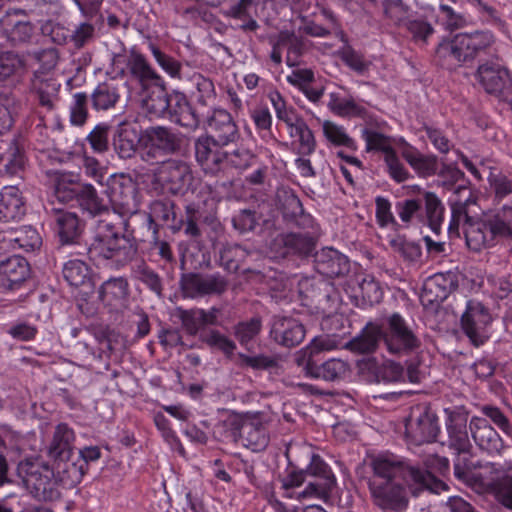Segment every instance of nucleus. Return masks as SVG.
Segmentation results:
<instances>
[{
  "mask_svg": "<svg viewBox=\"0 0 512 512\" xmlns=\"http://www.w3.org/2000/svg\"><path fill=\"white\" fill-rule=\"evenodd\" d=\"M54 467L38 457H26L19 461L16 475L24 487L38 501L51 502L61 498L58 485L65 489L76 487L88 470L83 459L73 456L54 459Z\"/></svg>",
  "mask_w": 512,
  "mask_h": 512,
  "instance_id": "1",
  "label": "nucleus"
},
{
  "mask_svg": "<svg viewBox=\"0 0 512 512\" xmlns=\"http://www.w3.org/2000/svg\"><path fill=\"white\" fill-rule=\"evenodd\" d=\"M381 346L393 356L405 357L422 346L415 325L400 313L394 312L374 321H368L360 333L350 339L345 348L357 354L375 353Z\"/></svg>",
  "mask_w": 512,
  "mask_h": 512,
  "instance_id": "2",
  "label": "nucleus"
},
{
  "mask_svg": "<svg viewBox=\"0 0 512 512\" xmlns=\"http://www.w3.org/2000/svg\"><path fill=\"white\" fill-rule=\"evenodd\" d=\"M373 475L368 480L388 482L402 480L416 494L423 489L433 492L447 489V485L440 479H435L429 472L411 465L394 454H379L370 461Z\"/></svg>",
  "mask_w": 512,
  "mask_h": 512,
  "instance_id": "3",
  "label": "nucleus"
},
{
  "mask_svg": "<svg viewBox=\"0 0 512 512\" xmlns=\"http://www.w3.org/2000/svg\"><path fill=\"white\" fill-rule=\"evenodd\" d=\"M494 42L493 33L487 30L457 33L443 38L438 43L434 59L442 68L454 70L474 61L482 53H485Z\"/></svg>",
  "mask_w": 512,
  "mask_h": 512,
  "instance_id": "4",
  "label": "nucleus"
},
{
  "mask_svg": "<svg viewBox=\"0 0 512 512\" xmlns=\"http://www.w3.org/2000/svg\"><path fill=\"white\" fill-rule=\"evenodd\" d=\"M87 248L92 261L106 262L107 265L120 269L128 265L137 255L138 245L131 235L120 233L111 224L101 226Z\"/></svg>",
  "mask_w": 512,
  "mask_h": 512,
  "instance_id": "5",
  "label": "nucleus"
},
{
  "mask_svg": "<svg viewBox=\"0 0 512 512\" xmlns=\"http://www.w3.org/2000/svg\"><path fill=\"white\" fill-rule=\"evenodd\" d=\"M150 212L148 214L149 227L153 229V234H158V224L156 221H161L168 226L173 232L177 233L181 230L184 231L186 237L201 247L203 241L202 229L198 224L201 217L199 207L190 203L185 206V218L178 217L176 213V204L169 198L156 199L150 204Z\"/></svg>",
  "mask_w": 512,
  "mask_h": 512,
  "instance_id": "6",
  "label": "nucleus"
},
{
  "mask_svg": "<svg viewBox=\"0 0 512 512\" xmlns=\"http://www.w3.org/2000/svg\"><path fill=\"white\" fill-rule=\"evenodd\" d=\"M465 240L467 247L474 252L493 247L499 240L512 241V226L502 218L501 209L493 214H484L467 224Z\"/></svg>",
  "mask_w": 512,
  "mask_h": 512,
  "instance_id": "7",
  "label": "nucleus"
},
{
  "mask_svg": "<svg viewBox=\"0 0 512 512\" xmlns=\"http://www.w3.org/2000/svg\"><path fill=\"white\" fill-rule=\"evenodd\" d=\"M184 135L166 126H150L143 130V160H158L180 154Z\"/></svg>",
  "mask_w": 512,
  "mask_h": 512,
  "instance_id": "8",
  "label": "nucleus"
},
{
  "mask_svg": "<svg viewBox=\"0 0 512 512\" xmlns=\"http://www.w3.org/2000/svg\"><path fill=\"white\" fill-rule=\"evenodd\" d=\"M299 365L307 377L328 382L344 379L350 370L349 364L341 359H324L323 350L317 347L306 348Z\"/></svg>",
  "mask_w": 512,
  "mask_h": 512,
  "instance_id": "9",
  "label": "nucleus"
},
{
  "mask_svg": "<svg viewBox=\"0 0 512 512\" xmlns=\"http://www.w3.org/2000/svg\"><path fill=\"white\" fill-rule=\"evenodd\" d=\"M195 181L191 166L179 159H169L161 163L153 173V183L172 195H184Z\"/></svg>",
  "mask_w": 512,
  "mask_h": 512,
  "instance_id": "10",
  "label": "nucleus"
},
{
  "mask_svg": "<svg viewBox=\"0 0 512 512\" xmlns=\"http://www.w3.org/2000/svg\"><path fill=\"white\" fill-rule=\"evenodd\" d=\"M447 426L448 439L443 442L447 446L454 458V474L460 479H466L472 469L471 449L467 426L464 422H457L449 417Z\"/></svg>",
  "mask_w": 512,
  "mask_h": 512,
  "instance_id": "11",
  "label": "nucleus"
},
{
  "mask_svg": "<svg viewBox=\"0 0 512 512\" xmlns=\"http://www.w3.org/2000/svg\"><path fill=\"white\" fill-rule=\"evenodd\" d=\"M180 288L186 298L197 299L206 296H221L229 288V280L219 272L204 274L200 272L183 273Z\"/></svg>",
  "mask_w": 512,
  "mask_h": 512,
  "instance_id": "12",
  "label": "nucleus"
},
{
  "mask_svg": "<svg viewBox=\"0 0 512 512\" xmlns=\"http://www.w3.org/2000/svg\"><path fill=\"white\" fill-rule=\"evenodd\" d=\"M107 202L121 216L133 215L138 211L137 187L124 174L110 175L106 180Z\"/></svg>",
  "mask_w": 512,
  "mask_h": 512,
  "instance_id": "13",
  "label": "nucleus"
},
{
  "mask_svg": "<svg viewBox=\"0 0 512 512\" xmlns=\"http://www.w3.org/2000/svg\"><path fill=\"white\" fill-rule=\"evenodd\" d=\"M368 488L373 505L383 512H404L407 509L409 498L403 484L368 480Z\"/></svg>",
  "mask_w": 512,
  "mask_h": 512,
  "instance_id": "14",
  "label": "nucleus"
},
{
  "mask_svg": "<svg viewBox=\"0 0 512 512\" xmlns=\"http://www.w3.org/2000/svg\"><path fill=\"white\" fill-rule=\"evenodd\" d=\"M491 321L490 311L483 303L475 299L467 301L461 328L474 346L479 347L488 340L487 326Z\"/></svg>",
  "mask_w": 512,
  "mask_h": 512,
  "instance_id": "15",
  "label": "nucleus"
},
{
  "mask_svg": "<svg viewBox=\"0 0 512 512\" xmlns=\"http://www.w3.org/2000/svg\"><path fill=\"white\" fill-rule=\"evenodd\" d=\"M406 434L415 445L432 443L440 432L437 415L428 406L414 408L406 421Z\"/></svg>",
  "mask_w": 512,
  "mask_h": 512,
  "instance_id": "16",
  "label": "nucleus"
},
{
  "mask_svg": "<svg viewBox=\"0 0 512 512\" xmlns=\"http://www.w3.org/2000/svg\"><path fill=\"white\" fill-rule=\"evenodd\" d=\"M53 230L62 246L79 245L86 229V221L76 212L65 209H52Z\"/></svg>",
  "mask_w": 512,
  "mask_h": 512,
  "instance_id": "17",
  "label": "nucleus"
},
{
  "mask_svg": "<svg viewBox=\"0 0 512 512\" xmlns=\"http://www.w3.org/2000/svg\"><path fill=\"white\" fill-rule=\"evenodd\" d=\"M476 78L483 89L491 95L506 98L511 91V78L506 67L487 61L478 66Z\"/></svg>",
  "mask_w": 512,
  "mask_h": 512,
  "instance_id": "18",
  "label": "nucleus"
},
{
  "mask_svg": "<svg viewBox=\"0 0 512 512\" xmlns=\"http://www.w3.org/2000/svg\"><path fill=\"white\" fill-rule=\"evenodd\" d=\"M275 201L286 221L302 229L313 227V217L304 211L302 202L292 188L287 186L278 187L275 194Z\"/></svg>",
  "mask_w": 512,
  "mask_h": 512,
  "instance_id": "19",
  "label": "nucleus"
},
{
  "mask_svg": "<svg viewBox=\"0 0 512 512\" xmlns=\"http://www.w3.org/2000/svg\"><path fill=\"white\" fill-rule=\"evenodd\" d=\"M24 14V10L14 9L7 11L0 20L3 34L13 47L31 45L36 36L35 26L32 22L18 19L19 15Z\"/></svg>",
  "mask_w": 512,
  "mask_h": 512,
  "instance_id": "20",
  "label": "nucleus"
},
{
  "mask_svg": "<svg viewBox=\"0 0 512 512\" xmlns=\"http://www.w3.org/2000/svg\"><path fill=\"white\" fill-rule=\"evenodd\" d=\"M223 146L213 137L206 135L195 139V159L205 173L214 175L223 169L225 158H227V152L222 150Z\"/></svg>",
  "mask_w": 512,
  "mask_h": 512,
  "instance_id": "21",
  "label": "nucleus"
},
{
  "mask_svg": "<svg viewBox=\"0 0 512 512\" xmlns=\"http://www.w3.org/2000/svg\"><path fill=\"white\" fill-rule=\"evenodd\" d=\"M458 287L456 275L452 272L436 273L423 284L420 301L424 307L438 306Z\"/></svg>",
  "mask_w": 512,
  "mask_h": 512,
  "instance_id": "22",
  "label": "nucleus"
},
{
  "mask_svg": "<svg viewBox=\"0 0 512 512\" xmlns=\"http://www.w3.org/2000/svg\"><path fill=\"white\" fill-rule=\"evenodd\" d=\"M112 146L117 156L123 160L135 157L139 149L143 156V130L138 131L130 123H120L113 133Z\"/></svg>",
  "mask_w": 512,
  "mask_h": 512,
  "instance_id": "23",
  "label": "nucleus"
},
{
  "mask_svg": "<svg viewBox=\"0 0 512 512\" xmlns=\"http://www.w3.org/2000/svg\"><path fill=\"white\" fill-rule=\"evenodd\" d=\"M315 268L321 275L329 278L342 277L350 271V261L347 256L334 248L326 247L314 254Z\"/></svg>",
  "mask_w": 512,
  "mask_h": 512,
  "instance_id": "24",
  "label": "nucleus"
},
{
  "mask_svg": "<svg viewBox=\"0 0 512 512\" xmlns=\"http://www.w3.org/2000/svg\"><path fill=\"white\" fill-rule=\"evenodd\" d=\"M307 474L316 477L315 482H310L303 492L307 495H324L332 491L335 486L336 479L330 467L318 454H312L310 463L306 468Z\"/></svg>",
  "mask_w": 512,
  "mask_h": 512,
  "instance_id": "25",
  "label": "nucleus"
},
{
  "mask_svg": "<svg viewBox=\"0 0 512 512\" xmlns=\"http://www.w3.org/2000/svg\"><path fill=\"white\" fill-rule=\"evenodd\" d=\"M28 261L18 255L0 259V284L9 290L18 289L30 277Z\"/></svg>",
  "mask_w": 512,
  "mask_h": 512,
  "instance_id": "26",
  "label": "nucleus"
},
{
  "mask_svg": "<svg viewBox=\"0 0 512 512\" xmlns=\"http://www.w3.org/2000/svg\"><path fill=\"white\" fill-rule=\"evenodd\" d=\"M207 128L210 131L208 137H213L217 143L228 145L236 142L239 137V131L231 114L223 109L215 110L207 120Z\"/></svg>",
  "mask_w": 512,
  "mask_h": 512,
  "instance_id": "27",
  "label": "nucleus"
},
{
  "mask_svg": "<svg viewBox=\"0 0 512 512\" xmlns=\"http://www.w3.org/2000/svg\"><path fill=\"white\" fill-rule=\"evenodd\" d=\"M469 429L480 449L494 454L500 453L504 448L502 438L486 418L473 416L469 422Z\"/></svg>",
  "mask_w": 512,
  "mask_h": 512,
  "instance_id": "28",
  "label": "nucleus"
},
{
  "mask_svg": "<svg viewBox=\"0 0 512 512\" xmlns=\"http://www.w3.org/2000/svg\"><path fill=\"white\" fill-rule=\"evenodd\" d=\"M270 333L279 345L293 348L304 340L306 330L303 324L294 318L277 317L274 319Z\"/></svg>",
  "mask_w": 512,
  "mask_h": 512,
  "instance_id": "29",
  "label": "nucleus"
},
{
  "mask_svg": "<svg viewBox=\"0 0 512 512\" xmlns=\"http://www.w3.org/2000/svg\"><path fill=\"white\" fill-rule=\"evenodd\" d=\"M166 116L176 124L195 129L200 124V117L196 110L191 106L186 95L179 91H173L170 94L169 110Z\"/></svg>",
  "mask_w": 512,
  "mask_h": 512,
  "instance_id": "30",
  "label": "nucleus"
},
{
  "mask_svg": "<svg viewBox=\"0 0 512 512\" xmlns=\"http://www.w3.org/2000/svg\"><path fill=\"white\" fill-rule=\"evenodd\" d=\"M239 442L254 452L263 451L268 446L269 435L258 415L245 414Z\"/></svg>",
  "mask_w": 512,
  "mask_h": 512,
  "instance_id": "31",
  "label": "nucleus"
},
{
  "mask_svg": "<svg viewBox=\"0 0 512 512\" xmlns=\"http://www.w3.org/2000/svg\"><path fill=\"white\" fill-rule=\"evenodd\" d=\"M62 274L70 286L80 288L84 296L93 294L95 280L91 268L82 260H70L63 266Z\"/></svg>",
  "mask_w": 512,
  "mask_h": 512,
  "instance_id": "32",
  "label": "nucleus"
},
{
  "mask_svg": "<svg viewBox=\"0 0 512 512\" xmlns=\"http://www.w3.org/2000/svg\"><path fill=\"white\" fill-rule=\"evenodd\" d=\"M26 214V201L17 186H4L0 191V221L13 222Z\"/></svg>",
  "mask_w": 512,
  "mask_h": 512,
  "instance_id": "33",
  "label": "nucleus"
},
{
  "mask_svg": "<svg viewBox=\"0 0 512 512\" xmlns=\"http://www.w3.org/2000/svg\"><path fill=\"white\" fill-rule=\"evenodd\" d=\"M317 239L310 232H289L282 233L277 236L275 243L279 244L284 251L282 254L298 255V256H309L315 250Z\"/></svg>",
  "mask_w": 512,
  "mask_h": 512,
  "instance_id": "34",
  "label": "nucleus"
},
{
  "mask_svg": "<svg viewBox=\"0 0 512 512\" xmlns=\"http://www.w3.org/2000/svg\"><path fill=\"white\" fill-rule=\"evenodd\" d=\"M144 94L143 107L146 111L156 117H165L169 110L170 94L164 79L141 88Z\"/></svg>",
  "mask_w": 512,
  "mask_h": 512,
  "instance_id": "35",
  "label": "nucleus"
},
{
  "mask_svg": "<svg viewBox=\"0 0 512 512\" xmlns=\"http://www.w3.org/2000/svg\"><path fill=\"white\" fill-rule=\"evenodd\" d=\"M61 84L53 77H43L34 72L32 80V89L36 95V100L40 107L51 112L55 109L60 100L59 90Z\"/></svg>",
  "mask_w": 512,
  "mask_h": 512,
  "instance_id": "36",
  "label": "nucleus"
},
{
  "mask_svg": "<svg viewBox=\"0 0 512 512\" xmlns=\"http://www.w3.org/2000/svg\"><path fill=\"white\" fill-rule=\"evenodd\" d=\"M91 106L96 111L114 109L121 99V88L113 80L99 83L90 94Z\"/></svg>",
  "mask_w": 512,
  "mask_h": 512,
  "instance_id": "37",
  "label": "nucleus"
},
{
  "mask_svg": "<svg viewBox=\"0 0 512 512\" xmlns=\"http://www.w3.org/2000/svg\"><path fill=\"white\" fill-rule=\"evenodd\" d=\"M127 68L131 76L139 82L141 88L155 82H160L163 79L150 65L145 56L135 50L130 52Z\"/></svg>",
  "mask_w": 512,
  "mask_h": 512,
  "instance_id": "38",
  "label": "nucleus"
},
{
  "mask_svg": "<svg viewBox=\"0 0 512 512\" xmlns=\"http://www.w3.org/2000/svg\"><path fill=\"white\" fill-rule=\"evenodd\" d=\"M74 440V431L66 423L58 424L49 447V456L53 459L73 456Z\"/></svg>",
  "mask_w": 512,
  "mask_h": 512,
  "instance_id": "39",
  "label": "nucleus"
},
{
  "mask_svg": "<svg viewBox=\"0 0 512 512\" xmlns=\"http://www.w3.org/2000/svg\"><path fill=\"white\" fill-rule=\"evenodd\" d=\"M78 205L92 217L108 213L110 209V202L100 197L94 186L86 183H81Z\"/></svg>",
  "mask_w": 512,
  "mask_h": 512,
  "instance_id": "40",
  "label": "nucleus"
},
{
  "mask_svg": "<svg viewBox=\"0 0 512 512\" xmlns=\"http://www.w3.org/2000/svg\"><path fill=\"white\" fill-rule=\"evenodd\" d=\"M402 156L420 177L428 178L437 174L439 161L436 155H425L411 148L405 149Z\"/></svg>",
  "mask_w": 512,
  "mask_h": 512,
  "instance_id": "41",
  "label": "nucleus"
},
{
  "mask_svg": "<svg viewBox=\"0 0 512 512\" xmlns=\"http://www.w3.org/2000/svg\"><path fill=\"white\" fill-rule=\"evenodd\" d=\"M245 414L230 412L214 427V434L220 441L239 443Z\"/></svg>",
  "mask_w": 512,
  "mask_h": 512,
  "instance_id": "42",
  "label": "nucleus"
},
{
  "mask_svg": "<svg viewBox=\"0 0 512 512\" xmlns=\"http://www.w3.org/2000/svg\"><path fill=\"white\" fill-rule=\"evenodd\" d=\"M7 240L13 248H19L26 252L38 250L42 245V238L32 226L8 230Z\"/></svg>",
  "mask_w": 512,
  "mask_h": 512,
  "instance_id": "43",
  "label": "nucleus"
},
{
  "mask_svg": "<svg viewBox=\"0 0 512 512\" xmlns=\"http://www.w3.org/2000/svg\"><path fill=\"white\" fill-rule=\"evenodd\" d=\"M253 7V0H239L225 9L223 15L241 21L239 29L244 33L255 32L259 28V24L250 14Z\"/></svg>",
  "mask_w": 512,
  "mask_h": 512,
  "instance_id": "44",
  "label": "nucleus"
},
{
  "mask_svg": "<svg viewBox=\"0 0 512 512\" xmlns=\"http://www.w3.org/2000/svg\"><path fill=\"white\" fill-rule=\"evenodd\" d=\"M312 42L307 38L297 35L294 31L286 30V65L298 67L302 57L310 50Z\"/></svg>",
  "mask_w": 512,
  "mask_h": 512,
  "instance_id": "45",
  "label": "nucleus"
},
{
  "mask_svg": "<svg viewBox=\"0 0 512 512\" xmlns=\"http://www.w3.org/2000/svg\"><path fill=\"white\" fill-rule=\"evenodd\" d=\"M129 295V283L125 277H112L100 287L99 298L108 304L125 300Z\"/></svg>",
  "mask_w": 512,
  "mask_h": 512,
  "instance_id": "46",
  "label": "nucleus"
},
{
  "mask_svg": "<svg viewBox=\"0 0 512 512\" xmlns=\"http://www.w3.org/2000/svg\"><path fill=\"white\" fill-rule=\"evenodd\" d=\"M27 69L24 54L12 50L0 51V82Z\"/></svg>",
  "mask_w": 512,
  "mask_h": 512,
  "instance_id": "47",
  "label": "nucleus"
},
{
  "mask_svg": "<svg viewBox=\"0 0 512 512\" xmlns=\"http://www.w3.org/2000/svg\"><path fill=\"white\" fill-rule=\"evenodd\" d=\"M199 339L211 349L222 352L227 358H231L237 348L232 339L216 329L202 331L199 335Z\"/></svg>",
  "mask_w": 512,
  "mask_h": 512,
  "instance_id": "48",
  "label": "nucleus"
},
{
  "mask_svg": "<svg viewBox=\"0 0 512 512\" xmlns=\"http://www.w3.org/2000/svg\"><path fill=\"white\" fill-rule=\"evenodd\" d=\"M248 255L241 245L227 244L220 250L219 264L228 272L236 273Z\"/></svg>",
  "mask_w": 512,
  "mask_h": 512,
  "instance_id": "49",
  "label": "nucleus"
},
{
  "mask_svg": "<svg viewBox=\"0 0 512 512\" xmlns=\"http://www.w3.org/2000/svg\"><path fill=\"white\" fill-rule=\"evenodd\" d=\"M287 129L291 137L298 139L300 154L310 155L315 151L316 141L313 132L303 118H300Z\"/></svg>",
  "mask_w": 512,
  "mask_h": 512,
  "instance_id": "50",
  "label": "nucleus"
},
{
  "mask_svg": "<svg viewBox=\"0 0 512 512\" xmlns=\"http://www.w3.org/2000/svg\"><path fill=\"white\" fill-rule=\"evenodd\" d=\"M423 198L428 225L434 233L439 234L445 208L433 192H425Z\"/></svg>",
  "mask_w": 512,
  "mask_h": 512,
  "instance_id": "51",
  "label": "nucleus"
},
{
  "mask_svg": "<svg viewBox=\"0 0 512 512\" xmlns=\"http://www.w3.org/2000/svg\"><path fill=\"white\" fill-rule=\"evenodd\" d=\"M455 193L463 194L466 198L463 201L461 199L456 200L451 204V220L461 223L465 234L467 224L475 220V218L469 216L467 212V205L470 202L471 191L465 184H458L455 188Z\"/></svg>",
  "mask_w": 512,
  "mask_h": 512,
  "instance_id": "52",
  "label": "nucleus"
},
{
  "mask_svg": "<svg viewBox=\"0 0 512 512\" xmlns=\"http://www.w3.org/2000/svg\"><path fill=\"white\" fill-rule=\"evenodd\" d=\"M112 130V125L107 122H100L96 124L93 129L86 136V142L89 144L91 150L97 154H105L109 150V136Z\"/></svg>",
  "mask_w": 512,
  "mask_h": 512,
  "instance_id": "53",
  "label": "nucleus"
},
{
  "mask_svg": "<svg viewBox=\"0 0 512 512\" xmlns=\"http://www.w3.org/2000/svg\"><path fill=\"white\" fill-rule=\"evenodd\" d=\"M261 330L262 320L259 316H255L236 323L233 326V335L242 346H247L260 334Z\"/></svg>",
  "mask_w": 512,
  "mask_h": 512,
  "instance_id": "54",
  "label": "nucleus"
},
{
  "mask_svg": "<svg viewBox=\"0 0 512 512\" xmlns=\"http://www.w3.org/2000/svg\"><path fill=\"white\" fill-rule=\"evenodd\" d=\"M24 55L25 58L28 57L39 65V68L35 72H38L41 76L54 69L59 60L58 50L52 47L27 51Z\"/></svg>",
  "mask_w": 512,
  "mask_h": 512,
  "instance_id": "55",
  "label": "nucleus"
},
{
  "mask_svg": "<svg viewBox=\"0 0 512 512\" xmlns=\"http://www.w3.org/2000/svg\"><path fill=\"white\" fill-rule=\"evenodd\" d=\"M403 26L416 44L426 45L429 38L435 33L432 24L425 18L407 19Z\"/></svg>",
  "mask_w": 512,
  "mask_h": 512,
  "instance_id": "56",
  "label": "nucleus"
},
{
  "mask_svg": "<svg viewBox=\"0 0 512 512\" xmlns=\"http://www.w3.org/2000/svg\"><path fill=\"white\" fill-rule=\"evenodd\" d=\"M329 281L322 278H304L299 282V293L303 300L316 305L326 292Z\"/></svg>",
  "mask_w": 512,
  "mask_h": 512,
  "instance_id": "57",
  "label": "nucleus"
},
{
  "mask_svg": "<svg viewBox=\"0 0 512 512\" xmlns=\"http://www.w3.org/2000/svg\"><path fill=\"white\" fill-rule=\"evenodd\" d=\"M90 97L85 92H77L72 96L70 104V123L82 127L89 118L88 102Z\"/></svg>",
  "mask_w": 512,
  "mask_h": 512,
  "instance_id": "58",
  "label": "nucleus"
},
{
  "mask_svg": "<svg viewBox=\"0 0 512 512\" xmlns=\"http://www.w3.org/2000/svg\"><path fill=\"white\" fill-rule=\"evenodd\" d=\"M338 55L345 65L360 75L369 70L371 63L365 59L363 54L356 51L349 44H345L338 51Z\"/></svg>",
  "mask_w": 512,
  "mask_h": 512,
  "instance_id": "59",
  "label": "nucleus"
},
{
  "mask_svg": "<svg viewBox=\"0 0 512 512\" xmlns=\"http://www.w3.org/2000/svg\"><path fill=\"white\" fill-rule=\"evenodd\" d=\"M136 279L146 286L151 292L156 294L158 297H163V281L159 274L152 268L143 264L137 267L135 270Z\"/></svg>",
  "mask_w": 512,
  "mask_h": 512,
  "instance_id": "60",
  "label": "nucleus"
},
{
  "mask_svg": "<svg viewBox=\"0 0 512 512\" xmlns=\"http://www.w3.org/2000/svg\"><path fill=\"white\" fill-rule=\"evenodd\" d=\"M176 316L180 319L182 327L191 336H196L202 331H205L200 316V309H183L178 307L176 309Z\"/></svg>",
  "mask_w": 512,
  "mask_h": 512,
  "instance_id": "61",
  "label": "nucleus"
},
{
  "mask_svg": "<svg viewBox=\"0 0 512 512\" xmlns=\"http://www.w3.org/2000/svg\"><path fill=\"white\" fill-rule=\"evenodd\" d=\"M362 136L366 142V151H381L385 155L395 152L391 144V138L371 129H364Z\"/></svg>",
  "mask_w": 512,
  "mask_h": 512,
  "instance_id": "62",
  "label": "nucleus"
},
{
  "mask_svg": "<svg viewBox=\"0 0 512 512\" xmlns=\"http://www.w3.org/2000/svg\"><path fill=\"white\" fill-rule=\"evenodd\" d=\"M323 132L326 139L335 146H344L355 151L357 149L355 141L348 136L345 129L333 122L326 121L323 124Z\"/></svg>",
  "mask_w": 512,
  "mask_h": 512,
  "instance_id": "63",
  "label": "nucleus"
},
{
  "mask_svg": "<svg viewBox=\"0 0 512 512\" xmlns=\"http://www.w3.org/2000/svg\"><path fill=\"white\" fill-rule=\"evenodd\" d=\"M488 181L495 200L502 201L512 195V176H508L501 171L490 172Z\"/></svg>",
  "mask_w": 512,
  "mask_h": 512,
  "instance_id": "64",
  "label": "nucleus"
}]
</instances>
